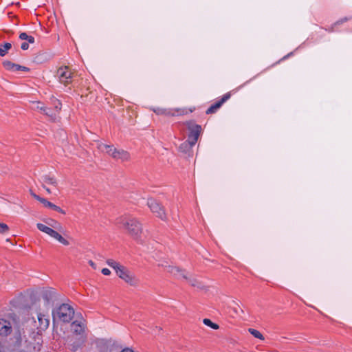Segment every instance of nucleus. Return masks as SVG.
Wrapping results in <instances>:
<instances>
[{"label":"nucleus","instance_id":"obj_1","mask_svg":"<svg viewBox=\"0 0 352 352\" xmlns=\"http://www.w3.org/2000/svg\"><path fill=\"white\" fill-rule=\"evenodd\" d=\"M107 264L112 267L116 274L126 283L131 286H136L138 283V280L133 273L129 270L126 267L120 265L113 259L107 260Z\"/></svg>","mask_w":352,"mask_h":352},{"label":"nucleus","instance_id":"obj_2","mask_svg":"<svg viewBox=\"0 0 352 352\" xmlns=\"http://www.w3.org/2000/svg\"><path fill=\"white\" fill-rule=\"evenodd\" d=\"M116 223L122 225L128 233L135 239L139 238L142 231L141 223L135 219L120 217L116 219Z\"/></svg>","mask_w":352,"mask_h":352},{"label":"nucleus","instance_id":"obj_3","mask_svg":"<svg viewBox=\"0 0 352 352\" xmlns=\"http://www.w3.org/2000/svg\"><path fill=\"white\" fill-rule=\"evenodd\" d=\"M74 314V311L71 306L67 304H62L52 311L53 323L54 324L57 320L69 322L73 318Z\"/></svg>","mask_w":352,"mask_h":352},{"label":"nucleus","instance_id":"obj_4","mask_svg":"<svg viewBox=\"0 0 352 352\" xmlns=\"http://www.w3.org/2000/svg\"><path fill=\"white\" fill-rule=\"evenodd\" d=\"M164 267L168 272L172 274L177 279L186 280L191 286L201 287V283L184 270L171 265H165Z\"/></svg>","mask_w":352,"mask_h":352},{"label":"nucleus","instance_id":"obj_5","mask_svg":"<svg viewBox=\"0 0 352 352\" xmlns=\"http://www.w3.org/2000/svg\"><path fill=\"white\" fill-rule=\"evenodd\" d=\"M99 149L107 153L109 155L112 157L116 160H120L121 162L127 161L129 160V154L127 151L122 149H117L112 145H107L104 144H100L99 145Z\"/></svg>","mask_w":352,"mask_h":352},{"label":"nucleus","instance_id":"obj_6","mask_svg":"<svg viewBox=\"0 0 352 352\" xmlns=\"http://www.w3.org/2000/svg\"><path fill=\"white\" fill-rule=\"evenodd\" d=\"M36 227L40 231H41L44 233H46L51 237L56 239L58 241H59L62 244H63L65 245H68L69 244V243L67 240L64 239L58 232H56L55 230L52 229V228H50L46 225H44L43 223H40L36 224Z\"/></svg>","mask_w":352,"mask_h":352},{"label":"nucleus","instance_id":"obj_7","mask_svg":"<svg viewBox=\"0 0 352 352\" xmlns=\"http://www.w3.org/2000/svg\"><path fill=\"white\" fill-rule=\"evenodd\" d=\"M72 329L74 333L80 336V344H78L76 345L73 346V349L76 351L80 344H82L86 339V336L85 334V324L82 321H74L72 323Z\"/></svg>","mask_w":352,"mask_h":352},{"label":"nucleus","instance_id":"obj_8","mask_svg":"<svg viewBox=\"0 0 352 352\" xmlns=\"http://www.w3.org/2000/svg\"><path fill=\"white\" fill-rule=\"evenodd\" d=\"M147 205L151 210L156 214V216L162 220L166 219V215L163 207L156 200L151 198L148 199Z\"/></svg>","mask_w":352,"mask_h":352},{"label":"nucleus","instance_id":"obj_9","mask_svg":"<svg viewBox=\"0 0 352 352\" xmlns=\"http://www.w3.org/2000/svg\"><path fill=\"white\" fill-rule=\"evenodd\" d=\"M56 75L59 81L64 85L69 83L72 78V72L67 66L60 67L57 70Z\"/></svg>","mask_w":352,"mask_h":352},{"label":"nucleus","instance_id":"obj_10","mask_svg":"<svg viewBox=\"0 0 352 352\" xmlns=\"http://www.w3.org/2000/svg\"><path fill=\"white\" fill-rule=\"evenodd\" d=\"M188 128L190 131L188 140L191 142L192 144H195L201 131V126L189 122L188 123Z\"/></svg>","mask_w":352,"mask_h":352},{"label":"nucleus","instance_id":"obj_11","mask_svg":"<svg viewBox=\"0 0 352 352\" xmlns=\"http://www.w3.org/2000/svg\"><path fill=\"white\" fill-rule=\"evenodd\" d=\"M41 296L46 303L50 305L58 300V294L54 289L48 287L41 291Z\"/></svg>","mask_w":352,"mask_h":352},{"label":"nucleus","instance_id":"obj_12","mask_svg":"<svg viewBox=\"0 0 352 352\" xmlns=\"http://www.w3.org/2000/svg\"><path fill=\"white\" fill-rule=\"evenodd\" d=\"M153 111L157 115H167L172 116L184 115L188 113V111L186 109H175L173 112L170 110L160 108L155 109H153Z\"/></svg>","mask_w":352,"mask_h":352},{"label":"nucleus","instance_id":"obj_13","mask_svg":"<svg viewBox=\"0 0 352 352\" xmlns=\"http://www.w3.org/2000/svg\"><path fill=\"white\" fill-rule=\"evenodd\" d=\"M230 98V94L227 93L223 96L222 98L214 104L211 105L206 111L207 114L215 113L222 104Z\"/></svg>","mask_w":352,"mask_h":352},{"label":"nucleus","instance_id":"obj_14","mask_svg":"<svg viewBox=\"0 0 352 352\" xmlns=\"http://www.w3.org/2000/svg\"><path fill=\"white\" fill-rule=\"evenodd\" d=\"M38 322L37 328L41 331H44L49 327L50 320L45 315L40 313L38 314Z\"/></svg>","mask_w":352,"mask_h":352},{"label":"nucleus","instance_id":"obj_15","mask_svg":"<svg viewBox=\"0 0 352 352\" xmlns=\"http://www.w3.org/2000/svg\"><path fill=\"white\" fill-rule=\"evenodd\" d=\"M12 327L10 322L6 320H0V335L8 336L11 333Z\"/></svg>","mask_w":352,"mask_h":352},{"label":"nucleus","instance_id":"obj_16","mask_svg":"<svg viewBox=\"0 0 352 352\" xmlns=\"http://www.w3.org/2000/svg\"><path fill=\"white\" fill-rule=\"evenodd\" d=\"M44 222L49 226H50L52 229L54 228V230H57L60 232H62L63 230V227L62 226L60 225V223H58L57 221L56 220H54L52 219H45L44 220Z\"/></svg>","mask_w":352,"mask_h":352},{"label":"nucleus","instance_id":"obj_17","mask_svg":"<svg viewBox=\"0 0 352 352\" xmlns=\"http://www.w3.org/2000/svg\"><path fill=\"white\" fill-rule=\"evenodd\" d=\"M45 207H47V208H50L55 211H57L58 212H60L62 214H65V211L63 210H62L60 207L56 206L55 204L48 201L47 199H43V200H41V202Z\"/></svg>","mask_w":352,"mask_h":352},{"label":"nucleus","instance_id":"obj_18","mask_svg":"<svg viewBox=\"0 0 352 352\" xmlns=\"http://www.w3.org/2000/svg\"><path fill=\"white\" fill-rule=\"evenodd\" d=\"M194 145L191 144V142L186 140L179 146V151L185 153H189Z\"/></svg>","mask_w":352,"mask_h":352},{"label":"nucleus","instance_id":"obj_19","mask_svg":"<svg viewBox=\"0 0 352 352\" xmlns=\"http://www.w3.org/2000/svg\"><path fill=\"white\" fill-rule=\"evenodd\" d=\"M11 48L12 44L10 43L0 44V56H4Z\"/></svg>","mask_w":352,"mask_h":352},{"label":"nucleus","instance_id":"obj_20","mask_svg":"<svg viewBox=\"0 0 352 352\" xmlns=\"http://www.w3.org/2000/svg\"><path fill=\"white\" fill-rule=\"evenodd\" d=\"M42 180L43 182L52 184L54 186L57 185V182L55 178L51 177L48 175H45L42 177Z\"/></svg>","mask_w":352,"mask_h":352},{"label":"nucleus","instance_id":"obj_21","mask_svg":"<svg viewBox=\"0 0 352 352\" xmlns=\"http://www.w3.org/2000/svg\"><path fill=\"white\" fill-rule=\"evenodd\" d=\"M351 18H349V17H344L338 21H337L336 22H335L332 25L331 27L329 28V32H332L334 31V27L337 26V25H341L342 23H344V22H346L348 21Z\"/></svg>","mask_w":352,"mask_h":352},{"label":"nucleus","instance_id":"obj_22","mask_svg":"<svg viewBox=\"0 0 352 352\" xmlns=\"http://www.w3.org/2000/svg\"><path fill=\"white\" fill-rule=\"evenodd\" d=\"M43 113L50 117L52 120H55L56 119L57 113L54 110L45 108V111H43Z\"/></svg>","mask_w":352,"mask_h":352},{"label":"nucleus","instance_id":"obj_23","mask_svg":"<svg viewBox=\"0 0 352 352\" xmlns=\"http://www.w3.org/2000/svg\"><path fill=\"white\" fill-rule=\"evenodd\" d=\"M52 104L54 105V110L57 113V114L58 113L59 111L61 109V102L56 99V98H53L52 99Z\"/></svg>","mask_w":352,"mask_h":352},{"label":"nucleus","instance_id":"obj_24","mask_svg":"<svg viewBox=\"0 0 352 352\" xmlns=\"http://www.w3.org/2000/svg\"><path fill=\"white\" fill-rule=\"evenodd\" d=\"M203 322L204 324H206L208 327H210L213 329H218L219 328L217 324L212 322L210 319L205 318L204 319Z\"/></svg>","mask_w":352,"mask_h":352},{"label":"nucleus","instance_id":"obj_25","mask_svg":"<svg viewBox=\"0 0 352 352\" xmlns=\"http://www.w3.org/2000/svg\"><path fill=\"white\" fill-rule=\"evenodd\" d=\"M248 331L255 338H258L260 340H264L263 336L257 330L254 329H249Z\"/></svg>","mask_w":352,"mask_h":352},{"label":"nucleus","instance_id":"obj_26","mask_svg":"<svg viewBox=\"0 0 352 352\" xmlns=\"http://www.w3.org/2000/svg\"><path fill=\"white\" fill-rule=\"evenodd\" d=\"M32 108L41 111L42 113L45 111V108L40 102H33Z\"/></svg>","mask_w":352,"mask_h":352},{"label":"nucleus","instance_id":"obj_27","mask_svg":"<svg viewBox=\"0 0 352 352\" xmlns=\"http://www.w3.org/2000/svg\"><path fill=\"white\" fill-rule=\"evenodd\" d=\"M3 66L8 70H14L15 69V63H12L10 60H6L3 63Z\"/></svg>","mask_w":352,"mask_h":352},{"label":"nucleus","instance_id":"obj_28","mask_svg":"<svg viewBox=\"0 0 352 352\" xmlns=\"http://www.w3.org/2000/svg\"><path fill=\"white\" fill-rule=\"evenodd\" d=\"M8 226L3 223H0V233H6L8 231Z\"/></svg>","mask_w":352,"mask_h":352},{"label":"nucleus","instance_id":"obj_29","mask_svg":"<svg viewBox=\"0 0 352 352\" xmlns=\"http://www.w3.org/2000/svg\"><path fill=\"white\" fill-rule=\"evenodd\" d=\"M14 70H22L25 72H28L30 69L28 67L16 64Z\"/></svg>","mask_w":352,"mask_h":352},{"label":"nucleus","instance_id":"obj_30","mask_svg":"<svg viewBox=\"0 0 352 352\" xmlns=\"http://www.w3.org/2000/svg\"><path fill=\"white\" fill-rule=\"evenodd\" d=\"M30 195L35 198L38 201L41 202V200H43V198L41 197L40 196L36 195L32 190H30Z\"/></svg>","mask_w":352,"mask_h":352},{"label":"nucleus","instance_id":"obj_31","mask_svg":"<svg viewBox=\"0 0 352 352\" xmlns=\"http://www.w3.org/2000/svg\"><path fill=\"white\" fill-rule=\"evenodd\" d=\"M28 36L29 35H28L25 32H22L19 34V38L21 40H27Z\"/></svg>","mask_w":352,"mask_h":352},{"label":"nucleus","instance_id":"obj_32","mask_svg":"<svg viewBox=\"0 0 352 352\" xmlns=\"http://www.w3.org/2000/svg\"><path fill=\"white\" fill-rule=\"evenodd\" d=\"M21 48L23 50H26L29 48V44L28 43H26V42H23L21 45Z\"/></svg>","mask_w":352,"mask_h":352},{"label":"nucleus","instance_id":"obj_33","mask_svg":"<svg viewBox=\"0 0 352 352\" xmlns=\"http://www.w3.org/2000/svg\"><path fill=\"white\" fill-rule=\"evenodd\" d=\"M102 273L104 274V275H106V276H108L111 274V271L107 269V268H103L102 270Z\"/></svg>","mask_w":352,"mask_h":352},{"label":"nucleus","instance_id":"obj_34","mask_svg":"<svg viewBox=\"0 0 352 352\" xmlns=\"http://www.w3.org/2000/svg\"><path fill=\"white\" fill-rule=\"evenodd\" d=\"M29 43H34V38L32 36H29L28 38L27 39Z\"/></svg>","mask_w":352,"mask_h":352},{"label":"nucleus","instance_id":"obj_35","mask_svg":"<svg viewBox=\"0 0 352 352\" xmlns=\"http://www.w3.org/2000/svg\"><path fill=\"white\" fill-rule=\"evenodd\" d=\"M89 264L94 268V269H96V264L92 261H89Z\"/></svg>","mask_w":352,"mask_h":352},{"label":"nucleus","instance_id":"obj_36","mask_svg":"<svg viewBox=\"0 0 352 352\" xmlns=\"http://www.w3.org/2000/svg\"><path fill=\"white\" fill-rule=\"evenodd\" d=\"M120 352H134V351L129 348H126V349H123L122 351H121Z\"/></svg>","mask_w":352,"mask_h":352},{"label":"nucleus","instance_id":"obj_37","mask_svg":"<svg viewBox=\"0 0 352 352\" xmlns=\"http://www.w3.org/2000/svg\"><path fill=\"white\" fill-rule=\"evenodd\" d=\"M43 188L45 189V190L47 191V193L50 194L51 193V190L47 188L44 184L42 185Z\"/></svg>","mask_w":352,"mask_h":352},{"label":"nucleus","instance_id":"obj_38","mask_svg":"<svg viewBox=\"0 0 352 352\" xmlns=\"http://www.w3.org/2000/svg\"><path fill=\"white\" fill-rule=\"evenodd\" d=\"M234 311L236 313V314H239V311H241V313H243V311L241 309H238V308H234Z\"/></svg>","mask_w":352,"mask_h":352}]
</instances>
